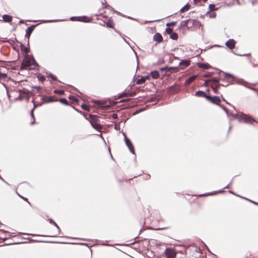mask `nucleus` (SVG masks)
<instances>
[{"mask_svg": "<svg viewBox=\"0 0 258 258\" xmlns=\"http://www.w3.org/2000/svg\"><path fill=\"white\" fill-rule=\"evenodd\" d=\"M31 102H32L33 104L35 103V101H34V99H33V100L31 101Z\"/></svg>", "mask_w": 258, "mask_h": 258, "instance_id": "63", "label": "nucleus"}, {"mask_svg": "<svg viewBox=\"0 0 258 258\" xmlns=\"http://www.w3.org/2000/svg\"><path fill=\"white\" fill-rule=\"evenodd\" d=\"M37 78L39 81L42 82H44L45 80V77L41 75H38Z\"/></svg>", "mask_w": 258, "mask_h": 258, "instance_id": "30", "label": "nucleus"}, {"mask_svg": "<svg viewBox=\"0 0 258 258\" xmlns=\"http://www.w3.org/2000/svg\"><path fill=\"white\" fill-rule=\"evenodd\" d=\"M166 32H167V33L170 35L171 33H173V30L172 29L170 28H167L166 29Z\"/></svg>", "mask_w": 258, "mask_h": 258, "instance_id": "37", "label": "nucleus"}, {"mask_svg": "<svg viewBox=\"0 0 258 258\" xmlns=\"http://www.w3.org/2000/svg\"><path fill=\"white\" fill-rule=\"evenodd\" d=\"M208 100L211 101L213 103L219 105V103L221 101L220 98L219 97L217 96H214L213 97H212L211 96V98H208L207 99Z\"/></svg>", "mask_w": 258, "mask_h": 258, "instance_id": "9", "label": "nucleus"}, {"mask_svg": "<svg viewBox=\"0 0 258 258\" xmlns=\"http://www.w3.org/2000/svg\"><path fill=\"white\" fill-rule=\"evenodd\" d=\"M81 107L83 109L86 110V111H88L90 110L89 106L86 104H82L81 105Z\"/></svg>", "mask_w": 258, "mask_h": 258, "instance_id": "31", "label": "nucleus"}, {"mask_svg": "<svg viewBox=\"0 0 258 258\" xmlns=\"http://www.w3.org/2000/svg\"><path fill=\"white\" fill-rule=\"evenodd\" d=\"M51 79L53 80V81H57V78L56 76H55L54 75H51Z\"/></svg>", "mask_w": 258, "mask_h": 258, "instance_id": "42", "label": "nucleus"}, {"mask_svg": "<svg viewBox=\"0 0 258 258\" xmlns=\"http://www.w3.org/2000/svg\"><path fill=\"white\" fill-rule=\"evenodd\" d=\"M3 19L6 22H10L12 20V17L8 15H4L3 16Z\"/></svg>", "mask_w": 258, "mask_h": 258, "instance_id": "18", "label": "nucleus"}, {"mask_svg": "<svg viewBox=\"0 0 258 258\" xmlns=\"http://www.w3.org/2000/svg\"><path fill=\"white\" fill-rule=\"evenodd\" d=\"M150 79V75H147L145 76L142 77L140 79H137L136 80V83L138 85L142 84L144 83L147 80H149Z\"/></svg>", "mask_w": 258, "mask_h": 258, "instance_id": "8", "label": "nucleus"}, {"mask_svg": "<svg viewBox=\"0 0 258 258\" xmlns=\"http://www.w3.org/2000/svg\"><path fill=\"white\" fill-rule=\"evenodd\" d=\"M178 67H168V66H165V67L160 68V71L154 70L150 72V78L152 77L153 79H157L159 78L160 75L164 76L165 75L169 76L172 73L171 70L177 69Z\"/></svg>", "mask_w": 258, "mask_h": 258, "instance_id": "1", "label": "nucleus"}, {"mask_svg": "<svg viewBox=\"0 0 258 258\" xmlns=\"http://www.w3.org/2000/svg\"><path fill=\"white\" fill-rule=\"evenodd\" d=\"M89 119H91L90 121L97 122L98 119V116L96 115L90 114L89 115Z\"/></svg>", "mask_w": 258, "mask_h": 258, "instance_id": "22", "label": "nucleus"}, {"mask_svg": "<svg viewBox=\"0 0 258 258\" xmlns=\"http://www.w3.org/2000/svg\"><path fill=\"white\" fill-rule=\"evenodd\" d=\"M25 51L26 52H28V49H27V48H25Z\"/></svg>", "mask_w": 258, "mask_h": 258, "instance_id": "64", "label": "nucleus"}, {"mask_svg": "<svg viewBox=\"0 0 258 258\" xmlns=\"http://www.w3.org/2000/svg\"><path fill=\"white\" fill-rule=\"evenodd\" d=\"M210 17L214 18L216 16V14L215 13H212L210 14Z\"/></svg>", "mask_w": 258, "mask_h": 258, "instance_id": "48", "label": "nucleus"}, {"mask_svg": "<svg viewBox=\"0 0 258 258\" xmlns=\"http://www.w3.org/2000/svg\"><path fill=\"white\" fill-rule=\"evenodd\" d=\"M43 104H44V103L43 102V101H42L41 102L37 103V105L38 107L41 106Z\"/></svg>", "mask_w": 258, "mask_h": 258, "instance_id": "50", "label": "nucleus"}, {"mask_svg": "<svg viewBox=\"0 0 258 258\" xmlns=\"http://www.w3.org/2000/svg\"><path fill=\"white\" fill-rule=\"evenodd\" d=\"M34 123H35V120H33V121L30 123V124H31V125H33V124H34Z\"/></svg>", "mask_w": 258, "mask_h": 258, "instance_id": "61", "label": "nucleus"}, {"mask_svg": "<svg viewBox=\"0 0 258 258\" xmlns=\"http://www.w3.org/2000/svg\"><path fill=\"white\" fill-rule=\"evenodd\" d=\"M47 77H50V78H51V75H53V74H52L51 73H49V74L47 73Z\"/></svg>", "mask_w": 258, "mask_h": 258, "instance_id": "57", "label": "nucleus"}, {"mask_svg": "<svg viewBox=\"0 0 258 258\" xmlns=\"http://www.w3.org/2000/svg\"><path fill=\"white\" fill-rule=\"evenodd\" d=\"M174 24V23H172V22H171V23H167V24H166V25H167V26H170V25H173Z\"/></svg>", "mask_w": 258, "mask_h": 258, "instance_id": "55", "label": "nucleus"}, {"mask_svg": "<svg viewBox=\"0 0 258 258\" xmlns=\"http://www.w3.org/2000/svg\"><path fill=\"white\" fill-rule=\"evenodd\" d=\"M48 221L51 224H53L54 223V221L52 219H50V218H49L48 219Z\"/></svg>", "mask_w": 258, "mask_h": 258, "instance_id": "46", "label": "nucleus"}, {"mask_svg": "<svg viewBox=\"0 0 258 258\" xmlns=\"http://www.w3.org/2000/svg\"><path fill=\"white\" fill-rule=\"evenodd\" d=\"M41 99L43 101L44 103L53 102L58 100L57 99H55L53 96H48L46 95L44 96Z\"/></svg>", "mask_w": 258, "mask_h": 258, "instance_id": "6", "label": "nucleus"}, {"mask_svg": "<svg viewBox=\"0 0 258 258\" xmlns=\"http://www.w3.org/2000/svg\"><path fill=\"white\" fill-rule=\"evenodd\" d=\"M170 38L173 40H176L178 39V34L175 32H173L170 35Z\"/></svg>", "mask_w": 258, "mask_h": 258, "instance_id": "25", "label": "nucleus"}, {"mask_svg": "<svg viewBox=\"0 0 258 258\" xmlns=\"http://www.w3.org/2000/svg\"><path fill=\"white\" fill-rule=\"evenodd\" d=\"M92 126L95 130L99 131L102 128V126L100 124L97 122L90 121Z\"/></svg>", "mask_w": 258, "mask_h": 258, "instance_id": "15", "label": "nucleus"}, {"mask_svg": "<svg viewBox=\"0 0 258 258\" xmlns=\"http://www.w3.org/2000/svg\"><path fill=\"white\" fill-rule=\"evenodd\" d=\"M167 229V228H160L158 229V230H163V229Z\"/></svg>", "mask_w": 258, "mask_h": 258, "instance_id": "62", "label": "nucleus"}, {"mask_svg": "<svg viewBox=\"0 0 258 258\" xmlns=\"http://www.w3.org/2000/svg\"><path fill=\"white\" fill-rule=\"evenodd\" d=\"M226 46L230 49H232L235 47V41L234 39H231L227 41L225 43Z\"/></svg>", "mask_w": 258, "mask_h": 258, "instance_id": "10", "label": "nucleus"}, {"mask_svg": "<svg viewBox=\"0 0 258 258\" xmlns=\"http://www.w3.org/2000/svg\"><path fill=\"white\" fill-rule=\"evenodd\" d=\"M215 73V72H208V73L205 74L203 75V77L205 78L210 77H211Z\"/></svg>", "mask_w": 258, "mask_h": 258, "instance_id": "33", "label": "nucleus"}, {"mask_svg": "<svg viewBox=\"0 0 258 258\" xmlns=\"http://www.w3.org/2000/svg\"><path fill=\"white\" fill-rule=\"evenodd\" d=\"M219 73H223L224 75V76L225 78L228 79V78H234V77L231 74H229L228 73H226L222 71H220L219 72Z\"/></svg>", "mask_w": 258, "mask_h": 258, "instance_id": "23", "label": "nucleus"}, {"mask_svg": "<svg viewBox=\"0 0 258 258\" xmlns=\"http://www.w3.org/2000/svg\"><path fill=\"white\" fill-rule=\"evenodd\" d=\"M236 83L238 84H240V85H243L246 87H248L246 85L248 84V83L247 82H246L245 81H244L243 79H238L236 81Z\"/></svg>", "mask_w": 258, "mask_h": 258, "instance_id": "20", "label": "nucleus"}, {"mask_svg": "<svg viewBox=\"0 0 258 258\" xmlns=\"http://www.w3.org/2000/svg\"><path fill=\"white\" fill-rule=\"evenodd\" d=\"M164 253L167 258H174L176 255V253L174 249L170 247L165 249Z\"/></svg>", "mask_w": 258, "mask_h": 258, "instance_id": "5", "label": "nucleus"}, {"mask_svg": "<svg viewBox=\"0 0 258 258\" xmlns=\"http://www.w3.org/2000/svg\"><path fill=\"white\" fill-rule=\"evenodd\" d=\"M231 129V126L230 125L229 127V128H228V133L230 131Z\"/></svg>", "mask_w": 258, "mask_h": 258, "instance_id": "60", "label": "nucleus"}, {"mask_svg": "<svg viewBox=\"0 0 258 258\" xmlns=\"http://www.w3.org/2000/svg\"><path fill=\"white\" fill-rule=\"evenodd\" d=\"M0 179L3 180V181H4L6 183H7V184H9L7 182H6L1 176H0Z\"/></svg>", "mask_w": 258, "mask_h": 258, "instance_id": "53", "label": "nucleus"}, {"mask_svg": "<svg viewBox=\"0 0 258 258\" xmlns=\"http://www.w3.org/2000/svg\"><path fill=\"white\" fill-rule=\"evenodd\" d=\"M59 102L63 104H64V105H68V100L64 98H60L59 100Z\"/></svg>", "mask_w": 258, "mask_h": 258, "instance_id": "28", "label": "nucleus"}, {"mask_svg": "<svg viewBox=\"0 0 258 258\" xmlns=\"http://www.w3.org/2000/svg\"><path fill=\"white\" fill-rule=\"evenodd\" d=\"M19 92H20V94L16 98V100H22L24 98H25V96H24V92H25L24 91L22 92V91L21 90H19Z\"/></svg>", "mask_w": 258, "mask_h": 258, "instance_id": "24", "label": "nucleus"}, {"mask_svg": "<svg viewBox=\"0 0 258 258\" xmlns=\"http://www.w3.org/2000/svg\"><path fill=\"white\" fill-rule=\"evenodd\" d=\"M196 95L198 97H204L206 98L207 99H208V98H211L210 95H207L204 91L200 90L196 92Z\"/></svg>", "mask_w": 258, "mask_h": 258, "instance_id": "13", "label": "nucleus"}, {"mask_svg": "<svg viewBox=\"0 0 258 258\" xmlns=\"http://www.w3.org/2000/svg\"><path fill=\"white\" fill-rule=\"evenodd\" d=\"M33 29H34L33 26H30L27 29L25 36L26 37H27L28 39L29 38L30 35H31V33L32 32Z\"/></svg>", "mask_w": 258, "mask_h": 258, "instance_id": "16", "label": "nucleus"}, {"mask_svg": "<svg viewBox=\"0 0 258 258\" xmlns=\"http://www.w3.org/2000/svg\"><path fill=\"white\" fill-rule=\"evenodd\" d=\"M112 118H113V119H117L118 118V115L117 113H113L112 114Z\"/></svg>", "mask_w": 258, "mask_h": 258, "instance_id": "39", "label": "nucleus"}, {"mask_svg": "<svg viewBox=\"0 0 258 258\" xmlns=\"http://www.w3.org/2000/svg\"><path fill=\"white\" fill-rule=\"evenodd\" d=\"M33 88L36 89L37 90H40L41 89V87L40 86H33L32 87Z\"/></svg>", "mask_w": 258, "mask_h": 258, "instance_id": "49", "label": "nucleus"}, {"mask_svg": "<svg viewBox=\"0 0 258 258\" xmlns=\"http://www.w3.org/2000/svg\"><path fill=\"white\" fill-rule=\"evenodd\" d=\"M244 199H246V200H248V201H250V202H251V203H253V204H255V205H258V203H256V202H253V201H251V200H248V199H246V198H244Z\"/></svg>", "mask_w": 258, "mask_h": 258, "instance_id": "52", "label": "nucleus"}, {"mask_svg": "<svg viewBox=\"0 0 258 258\" xmlns=\"http://www.w3.org/2000/svg\"><path fill=\"white\" fill-rule=\"evenodd\" d=\"M209 9L210 11H213L218 9V8H216V6L214 4H210L209 6Z\"/></svg>", "mask_w": 258, "mask_h": 258, "instance_id": "27", "label": "nucleus"}, {"mask_svg": "<svg viewBox=\"0 0 258 258\" xmlns=\"http://www.w3.org/2000/svg\"><path fill=\"white\" fill-rule=\"evenodd\" d=\"M200 68H203L204 69H208L211 66H198Z\"/></svg>", "mask_w": 258, "mask_h": 258, "instance_id": "40", "label": "nucleus"}, {"mask_svg": "<svg viewBox=\"0 0 258 258\" xmlns=\"http://www.w3.org/2000/svg\"><path fill=\"white\" fill-rule=\"evenodd\" d=\"M69 99H71L74 102H78V99L74 96L70 95L69 96Z\"/></svg>", "mask_w": 258, "mask_h": 258, "instance_id": "36", "label": "nucleus"}, {"mask_svg": "<svg viewBox=\"0 0 258 258\" xmlns=\"http://www.w3.org/2000/svg\"><path fill=\"white\" fill-rule=\"evenodd\" d=\"M106 26L109 28H112L113 27V22L111 21H109L106 23Z\"/></svg>", "mask_w": 258, "mask_h": 258, "instance_id": "34", "label": "nucleus"}, {"mask_svg": "<svg viewBox=\"0 0 258 258\" xmlns=\"http://www.w3.org/2000/svg\"><path fill=\"white\" fill-rule=\"evenodd\" d=\"M232 183V181H231V182L229 183V184H228L227 185H226V186H225L224 187V189H226V188H229V185L231 184Z\"/></svg>", "mask_w": 258, "mask_h": 258, "instance_id": "51", "label": "nucleus"}, {"mask_svg": "<svg viewBox=\"0 0 258 258\" xmlns=\"http://www.w3.org/2000/svg\"><path fill=\"white\" fill-rule=\"evenodd\" d=\"M220 86L226 87V86H228V84H227L226 85H223V84H218L216 85L215 86H212V89L215 93L216 94L218 93V89H219Z\"/></svg>", "mask_w": 258, "mask_h": 258, "instance_id": "17", "label": "nucleus"}, {"mask_svg": "<svg viewBox=\"0 0 258 258\" xmlns=\"http://www.w3.org/2000/svg\"><path fill=\"white\" fill-rule=\"evenodd\" d=\"M1 231L4 233H8V232L7 231H6L5 230H1Z\"/></svg>", "mask_w": 258, "mask_h": 258, "instance_id": "59", "label": "nucleus"}, {"mask_svg": "<svg viewBox=\"0 0 258 258\" xmlns=\"http://www.w3.org/2000/svg\"><path fill=\"white\" fill-rule=\"evenodd\" d=\"M17 193V195L20 197H21V198H22L23 199H24L25 201L28 202V203L30 204V203L28 201V199L26 198H24V197H21L18 192Z\"/></svg>", "mask_w": 258, "mask_h": 258, "instance_id": "45", "label": "nucleus"}, {"mask_svg": "<svg viewBox=\"0 0 258 258\" xmlns=\"http://www.w3.org/2000/svg\"><path fill=\"white\" fill-rule=\"evenodd\" d=\"M24 94L25 96V98H26L28 100L29 98V95L28 93H26L25 92H24Z\"/></svg>", "mask_w": 258, "mask_h": 258, "instance_id": "41", "label": "nucleus"}, {"mask_svg": "<svg viewBox=\"0 0 258 258\" xmlns=\"http://www.w3.org/2000/svg\"><path fill=\"white\" fill-rule=\"evenodd\" d=\"M0 179L3 180V181H4L6 183H7V184H9L7 182H6L1 176H0Z\"/></svg>", "mask_w": 258, "mask_h": 258, "instance_id": "54", "label": "nucleus"}, {"mask_svg": "<svg viewBox=\"0 0 258 258\" xmlns=\"http://www.w3.org/2000/svg\"><path fill=\"white\" fill-rule=\"evenodd\" d=\"M7 70H5L3 72L0 71V81L2 79H4L7 77Z\"/></svg>", "mask_w": 258, "mask_h": 258, "instance_id": "19", "label": "nucleus"}, {"mask_svg": "<svg viewBox=\"0 0 258 258\" xmlns=\"http://www.w3.org/2000/svg\"><path fill=\"white\" fill-rule=\"evenodd\" d=\"M52 225H53L57 229L56 236L60 234L61 231H60V228L59 227L58 225L55 222Z\"/></svg>", "mask_w": 258, "mask_h": 258, "instance_id": "32", "label": "nucleus"}, {"mask_svg": "<svg viewBox=\"0 0 258 258\" xmlns=\"http://www.w3.org/2000/svg\"><path fill=\"white\" fill-rule=\"evenodd\" d=\"M219 105L226 112V113H227V115H228V109L227 108H226L225 106H222L220 104H219Z\"/></svg>", "mask_w": 258, "mask_h": 258, "instance_id": "38", "label": "nucleus"}, {"mask_svg": "<svg viewBox=\"0 0 258 258\" xmlns=\"http://www.w3.org/2000/svg\"><path fill=\"white\" fill-rule=\"evenodd\" d=\"M153 40L158 43H160L162 41L163 37L161 34L157 33L154 35Z\"/></svg>", "mask_w": 258, "mask_h": 258, "instance_id": "12", "label": "nucleus"}, {"mask_svg": "<svg viewBox=\"0 0 258 258\" xmlns=\"http://www.w3.org/2000/svg\"><path fill=\"white\" fill-rule=\"evenodd\" d=\"M232 115L234 118L238 119L239 121H243L246 123L251 124L255 121L251 116L244 113L241 114L240 115L237 113L232 114Z\"/></svg>", "mask_w": 258, "mask_h": 258, "instance_id": "2", "label": "nucleus"}, {"mask_svg": "<svg viewBox=\"0 0 258 258\" xmlns=\"http://www.w3.org/2000/svg\"><path fill=\"white\" fill-rule=\"evenodd\" d=\"M34 111L33 110H31V117L33 119V120H35V118H34Z\"/></svg>", "mask_w": 258, "mask_h": 258, "instance_id": "44", "label": "nucleus"}, {"mask_svg": "<svg viewBox=\"0 0 258 258\" xmlns=\"http://www.w3.org/2000/svg\"><path fill=\"white\" fill-rule=\"evenodd\" d=\"M184 23L188 30H193L195 29V27L199 26V22L194 20H188Z\"/></svg>", "mask_w": 258, "mask_h": 258, "instance_id": "3", "label": "nucleus"}, {"mask_svg": "<svg viewBox=\"0 0 258 258\" xmlns=\"http://www.w3.org/2000/svg\"><path fill=\"white\" fill-rule=\"evenodd\" d=\"M223 192H224V190L223 189H221V190H219L218 191H212V192H210L201 194V195H199V197H205V196H212V195H216L217 193H222Z\"/></svg>", "mask_w": 258, "mask_h": 258, "instance_id": "11", "label": "nucleus"}, {"mask_svg": "<svg viewBox=\"0 0 258 258\" xmlns=\"http://www.w3.org/2000/svg\"><path fill=\"white\" fill-rule=\"evenodd\" d=\"M24 61L26 62L25 64H37L35 60L32 56H27L26 57Z\"/></svg>", "mask_w": 258, "mask_h": 258, "instance_id": "7", "label": "nucleus"}, {"mask_svg": "<svg viewBox=\"0 0 258 258\" xmlns=\"http://www.w3.org/2000/svg\"><path fill=\"white\" fill-rule=\"evenodd\" d=\"M189 5H186L185 6H184L183 7H182L181 9H180V12L181 13H183V12H184L185 11H187L189 10Z\"/></svg>", "mask_w": 258, "mask_h": 258, "instance_id": "26", "label": "nucleus"}, {"mask_svg": "<svg viewBox=\"0 0 258 258\" xmlns=\"http://www.w3.org/2000/svg\"><path fill=\"white\" fill-rule=\"evenodd\" d=\"M198 77V75H193L192 76L189 77L186 80L185 82V84L186 85L190 84L192 82Z\"/></svg>", "mask_w": 258, "mask_h": 258, "instance_id": "14", "label": "nucleus"}, {"mask_svg": "<svg viewBox=\"0 0 258 258\" xmlns=\"http://www.w3.org/2000/svg\"><path fill=\"white\" fill-rule=\"evenodd\" d=\"M123 135L124 137V142H125L126 146L128 147L131 153H132L133 154H135V153L134 148V146H133L132 143L131 142V140L128 138H127L125 133H123Z\"/></svg>", "mask_w": 258, "mask_h": 258, "instance_id": "4", "label": "nucleus"}, {"mask_svg": "<svg viewBox=\"0 0 258 258\" xmlns=\"http://www.w3.org/2000/svg\"><path fill=\"white\" fill-rule=\"evenodd\" d=\"M229 192L230 193H231V194H232L234 195L237 196V195H236V194H235L233 191H232L230 190Z\"/></svg>", "mask_w": 258, "mask_h": 258, "instance_id": "58", "label": "nucleus"}, {"mask_svg": "<svg viewBox=\"0 0 258 258\" xmlns=\"http://www.w3.org/2000/svg\"><path fill=\"white\" fill-rule=\"evenodd\" d=\"M213 82L214 83L216 84V85L217 84H220L219 83V79L218 78H212V79H211L210 80H207V81H205V84L207 83V82Z\"/></svg>", "mask_w": 258, "mask_h": 258, "instance_id": "21", "label": "nucleus"}, {"mask_svg": "<svg viewBox=\"0 0 258 258\" xmlns=\"http://www.w3.org/2000/svg\"><path fill=\"white\" fill-rule=\"evenodd\" d=\"M143 110H144V108H141V109H139V110H137V111L135 112V113H134V114H136L139 113L141 112V111H143Z\"/></svg>", "mask_w": 258, "mask_h": 258, "instance_id": "43", "label": "nucleus"}, {"mask_svg": "<svg viewBox=\"0 0 258 258\" xmlns=\"http://www.w3.org/2000/svg\"><path fill=\"white\" fill-rule=\"evenodd\" d=\"M94 102H95V103L96 104H97V105H100V103H99V102L98 101H97V100H96V101H95Z\"/></svg>", "mask_w": 258, "mask_h": 258, "instance_id": "56", "label": "nucleus"}, {"mask_svg": "<svg viewBox=\"0 0 258 258\" xmlns=\"http://www.w3.org/2000/svg\"><path fill=\"white\" fill-rule=\"evenodd\" d=\"M32 66H25V65L20 66L21 68L22 69H33V68L32 67Z\"/></svg>", "mask_w": 258, "mask_h": 258, "instance_id": "35", "label": "nucleus"}, {"mask_svg": "<svg viewBox=\"0 0 258 258\" xmlns=\"http://www.w3.org/2000/svg\"><path fill=\"white\" fill-rule=\"evenodd\" d=\"M53 92L55 94L59 95H63L64 93V91L63 90H55Z\"/></svg>", "mask_w": 258, "mask_h": 258, "instance_id": "29", "label": "nucleus"}, {"mask_svg": "<svg viewBox=\"0 0 258 258\" xmlns=\"http://www.w3.org/2000/svg\"><path fill=\"white\" fill-rule=\"evenodd\" d=\"M37 104L36 103H34L33 104V108H32V109L31 110H33L34 111V110L37 107Z\"/></svg>", "mask_w": 258, "mask_h": 258, "instance_id": "47", "label": "nucleus"}]
</instances>
